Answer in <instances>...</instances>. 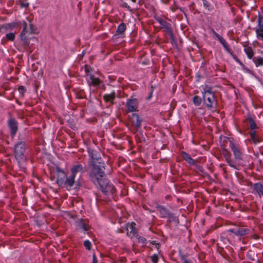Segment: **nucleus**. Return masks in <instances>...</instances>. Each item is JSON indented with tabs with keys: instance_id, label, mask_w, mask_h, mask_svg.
<instances>
[{
	"instance_id": "nucleus-4",
	"label": "nucleus",
	"mask_w": 263,
	"mask_h": 263,
	"mask_svg": "<svg viewBox=\"0 0 263 263\" xmlns=\"http://www.w3.org/2000/svg\"><path fill=\"white\" fill-rule=\"evenodd\" d=\"M26 143L25 141H18L14 147V155L18 163H24L27 161L26 154Z\"/></svg>"
},
{
	"instance_id": "nucleus-13",
	"label": "nucleus",
	"mask_w": 263,
	"mask_h": 263,
	"mask_svg": "<svg viewBox=\"0 0 263 263\" xmlns=\"http://www.w3.org/2000/svg\"><path fill=\"white\" fill-rule=\"evenodd\" d=\"M156 208L157 211L159 212L162 217L172 218L174 217L173 214L165 207L160 204H157Z\"/></svg>"
},
{
	"instance_id": "nucleus-29",
	"label": "nucleus",
	"mask_w": 263,
	"mask_h": 263,
	"mask_svg": "<svg viewBox=\"0 0 263 263\" xmlns=\"http://www.w3.org/2000/svg\"><path fill=\"white\" fill-rule=\"evenodd\" d=\"M96 152L94 151L93 150H92L91 152H89V156L90 157V159L89 161H91L92 160L93 158H94V159L96 161H102L101 158H98L96 156V155H95V153Z\"/></svg>"
},
{
	"instance_id": "nucleus-8",
	"label": "nucleus",
	"mask_w": 263,
	"mask_h": 263,
	"mask_svg": "<svg viewBox=\"0 0 263 263\" xmlns=\"http://www.w3.org/2000/svg\"><path fill=\"white\" fill-rule=\"evenodd\" d=\"M139 101L136 98H131L127 100L125 107L127 112H134L138 110Z\"/></svg>"
},
{
	"instance_id": "nucleus-45",
	"label": "nucleus",
	"mask_w": 263,
	"mask_h": 263,
	"mask_svg": "<svg viewBox=\"0 0 263 263\" xmlns=\"http://www.w3.org/2000/svg\"><path fill=\"white\" fill-rule=\"evenodd\" d=\"M151 243L155 246H156V244H158V242H157L156 241H151Z\"/></svg>"
},
{
	"instance_id": "nucleus-3",
	"label": "nucleus",
	"mask_w": 263,
	"mask_h": 263,
	"mask_svg": "<svg viewBox=\"0 0 263 263\" xmlns=\"http://www.w3.org/2000/svg\"><path fill=\"white\" fill-rule=\"evenodd\" d=\"M212 89L211 87L205 85L202 91L203 105L210 110L216 109L217 106V100Z\"/></svg>"
},
{
	"instance_id": "nucleus-15",
	"label": "nucleus",
	"mask_w": 263,
	"mask_h": 263,
	"mask_svg": "<svg viewBox=\"0 0 263 263\" xmlns=\"http://www.w3.org/2000/svg\"><path fill=\"white\" fill-rule=\"evenodd\" d=\"M23 29L21 33V39L24 42V44L28 46L30 44L29 40L28 37L26 35L27 33H29V30L27 29V24L24 22L23 24Z\"/></svg>"
},
{
	"instance_id": "nucleus-14",
	"label": "nucleus",
	"mask_w": 263,
	"mask_h": 263,
	"mask_svg": "<svg viewBox=\"0 0 263 263\" xmlns=\"http://www.w3.org/2000/svg\"><path fill=\"white\" fill-rule=\"evenodd\" d=\"M86 171V165L81 164H77L73 165L70 168L71 174L75 176H76V175L78 173H84Z\"/></svg>"
},
{
	"instance_id": "nucleus-49",
	"label": "nucleus",
	"mask_w": 263,
	"mask_h": 263,
	"mask_svg": "<svg viewBox=\"0 0 263 263\" xmlns=\"http://www.w3.org/2000/svg\"><path fill=\"white\" fill-rule=\"evenodd\" d=\"M203 2L205 0H202Z\"/></svg>"
},
{
	"instance_id": "nucleus-9",
	"label": "nucleus",
	"mask_w": 263,
	"mask_h": 263,
	"mask_svg": "<svg viewBox=\"0 0 263 263\" xmlns=\"http://www.w3.org/2000/svg\"><path fill=\"white\" fill-rule=\"evenodd\" d=\"M129 121L131 122L132 126L136 130H138L141 127L143 119L138 114L136 113H133L129 117Z\"/></svg>"
},
{
	"instance_id": "nucleus-20",
	"label": "nucleus",
	"mask_w": 263,
	"mask_h": 263,
	"mask_svg": "<svg viewBox=\"0 0 263 263\" xmlns=\"http://www.w3.org/2000/svg\"><path fill=\"white\" fill-rule=\"evenodd\" d=\"M60 176H58L56 182L59 186H62L63 185L64 186V178L66 177V174L63 171H60Z\"/></svg>"
},
{
	"instance_id": "nucleus-50",
	"label": "nucleus",
	"mask_w": 263,
	"mask_h": 263,
	"mask_svg": "<svg viewBox=\"0 0 263 263\" xmlns=\"http://www.w3.org/2000/svg\"><path fill=\"white\" fill-rule=\"evenodd\" d=\"M262 256H263V252H262Z\"/></svg>"
},
{
	"instance_id": "nucleus-19",
	"label": "nucleus",
	"mask_w": 263,
	"mask_h": 263,
	"mask_svg": "<svg viewBox=\"0 0 263 263\" xmlns=\"http://www.w3.org/2000/svg\"><path fill=\"white\" fill-rule=\"evenodd\" d=\"M244 51L247 55V57L249 59H253L254 58V52L251 47L248 46L247 45H243Z\"/></svg>"
},
{
	"instance_id": "nucleus-47",
	"label": "nucleus",
	"mask_w": 263,
	"mask_h": 263,
	"mask_svg": "<svg viewBox=\"0 0 263 263\" xmlns=\"http://www.w3.org/2000/svg\"><path fill=\"white\" fill-rule=\"evenodd\" d=\"M170 196L167 195V196H166L165 197V199H168V198H170Z\"/></svg>"
},
{
	"instance_id": "nucleus-31",
	"label": "nucleus",
	"mask_w": 263,
	"mask_h": 263,
	"mask_svg": "<svg viewBox=\"0 0 263 263\" xmlns=\"http://www.w3.org/2000/svg\"><path fill=\"white\" fill-rule=\"evenodd\" d=\"M80 226L85 231H87L89 229V226H88V224L83 220H81L80 221Z\"/></svg>"
},
{
	"instance_id": "nucleus-6",
	"label": "nucleus",
	"mask_w": 263,
	"mask_h": 263,
	"mask_svg": "<svg viewBox=\"0 0 263 263\" xmlns=\"http://www.w3.org/2000/svg\"><path fill=\"white\" fill-rule=\"evenodd\" d=\"M210 31L212 32L218 39L219 42L223 46L224 48L230 53L234 59L239 63L241 66L244 67L243 64L240 61V60L237 57L235 54L234 53L233 51L230 49L229 45L227 43L226 41L222 37V36L218 34L213 28H210Z\"/></svg>"
},
{
	"instance_id": "nucleus-35",
	"label": "nucleus",
	"mask_w": 263,
	"mask_h": 263,
	"mask_svg": "<svg viewBox=\"0 0 263 263\" xmlns=\"http://www.w3.org/2000/svg\"><path fill=\"white\" fill-rule=\"evenodd\" d=\"M151 261L153 263H158L159 260V257L158 255L154 254L150 257Z\"/></svg>"
},
{
	"instance_id": "nucleus-21",
	"label": "nucleus",
	"mask_w": 263,
	"mask_h": 263,
	"mask_svg": "<svg viewBox=\"0 0 263 263\" xmlns=\"http://www.w3.org/2000/svg\"><path fill=\"white\" fill-rule=\"evenodd\" d=\"M181 156L182 158L188 163L192 165H194L195 164V161L192 159L191 156L185 152H182L181 153Z\"/></svg>"
},
{
	"instance_id": "nucleus-39",
	"label": "nucleus",
	"mask_w": 263,
	"mask_h": 263,
	"mask_svg": "<svg viewBox=\"0 0 263 263\" xmlns=\"http://www.w3.org/2000/svg\"><path fill=\"white\" fill-rule=\"evenodd\" d=\"M34 33V26L33 24H30L29 34Z\"/></svg>"
},
{
	"instance_id": "nucleus-33",
	"label": "nucleus",
	"mask_w": 263,
	"mask_h": 263,
	"mask_svg": "<svg viewBox=\"0 0 263 263\" xmlns=\"http://www.w3.org/2000/svg\"><path fill=\"white\" fill-rule=\"evenodd\" d=\"M6 36L7 39L10 41H13L15 39V34L12 32L6 34Z\"/></svg>"
},
{
	"instance_id": "nucleus-26",
	"label": "nucleus",
	"mask_w": 263,
	"mask_h": 263,
	"mask_svg": "<svg viewBox=\"0 0 263 263\" xmlns=\"http://www.w3.org/2000/svg\"><path fill=\"white\" fill-rule=\"evenodd\" d=\"M253 61L254 62L255 66L256 67L263 66V58L259 57L258 58H254L252 59Z\"/></svg>"
},
{
	"instance_id": "nucleus-10",
	"label": "nucleus",
	"mask_w": 263,
	"mask_h": 263,
	"mask_svg": "<svg viewBox=\"0 0 263 263\" xmlns=\"http://www.w3.org/2000/svg\"><path fill=\"white\" fill-rule=\"evenodd\" d=\"M7 124L10 130L11 136L13 137L18 130V122L15 119L11 117L8 120Z\"/></svg>"
},
{
	"instance_id": "nucleus-2",
	"label": "nucleus",
	"mask_w": 263,
	"mask_h": 263,
	"mask_svg": "<svg viewBox=\"0 0 263 263\" xmlns=\"http://www.w3.org/2000/svg\"><path fill=\"white\" fill-rule=\"evenodd\" d=\"M221 147L222 154L224 157L226 162L232 167L237 169L235 160L232 158L231 152L227 148L229 146L232 150L235 159L236 161H241L243 159V153L239 145L234 142L231 138L224 137L223 140L221 142Z\"/></svg>"
},
{
	"instance_id": "nucleus-44",
	"label": "nucleus",
	"mask_w": 263,
	"mask_h": 263,
	"mask_svg": "<svg viewBox=\"0 0 263 263\" xmlns=\"http://www.w3.org/2000/svg\"><path fill=\"white\" fill-rule=\"evenodd\" d=\"M15 100H16V103H17L19 105H22V103H21V102H20L17 99H15Z\"/></svg>"
},
{
	"instance_id": "nucleus-28",
	"label": "nucleus",
	"mask_w": 263,
	"mask_h": 263,
	"mask_svg": "<svg viewBox=\"0 0 263 263\" xmlns=\"http://www.w3.org/2000/svg\"><path fill=\"white\" fill-rule=\"evenodd\" d=\"M193 102L195 105L199 106L201 104L202 100L200 97L198 96H195L193 98Z\"/></svg>"
},
{
	"instance_id": "nucleus-41",
	"label": "nucleus",
	"mask_w": 263,
	"mask_h": 263,
	"mask_svg": "<svg viewBox=\"0 0 263 263\" xmlns=\"http://www.w3.org/2000/svg\"><path fill=\"white\" fill-rule=\"evenodd\" d=\"M92 263H98L97 258V257H96V255L95 254L93 255V259H92Z\"/></svg>"
},
{
	"instance_id": "nucleus-23",
	"label": "nucleus",
	"mask_w": 263,
	"mask_h": 263,
	"mask_svg": "<svg viewBox=\"0 0 263 263\" xmlns=\"http://www.w3.org/2000/svg\"><path fill=\"white\" fill-rule=\"evenodd\" d=\"M254 189L259 195H263V185L261 183H255Z\"/></svg>"
},
{
	"instance_id": "nucleus-34",
	"label": "nucleus",
	"mask_w": 263,
	"mask_h": 263,
	"mask_svg": "<svg viewBox=\"0 0 263 263\" xmlns=\"http://www.w3.org/2000/svg\"><path fill=\"white\" fill-rule=\"evenodd\" d=\"M136 238L138 239V242L141 243L142 244H145L146 242V239L141 236L138 235V234L136 236Z\"/></svg>"
},
{
	"instance_id": "nucleus-18",
	"label": "nucleus",
	"mask_w": 263,
	"mask_h": 263,
	"mask_svg": "<svg viewBox=\"0 0 263 263\" xmlns=\"http://www.w3.org/2000/svg\"><path fill=\"white\" fill-rule=\"evenodd\" d=\"M103 98L106 103H110L111 105L114 104V101L116 98V93L115 91L112 92L110 94H105L103 96Z\"/></svg>"
},
{
	"instance_id": "nucleus-1",
	"label": "nucleus",
	"mask_w": 263,
	"mask_h": 263,
	"mask_svg": "<svg viewBox=\"0 0 263 263\" xmlns=\"http://www.w3.org/2000/svg\"><path fill=\"white\" fill-rule=\"evenodd\" d=\"M89 177L95 184H98L102 192L106 195L114 194L116 190L106 178L105 165L103 161H96L93 158L88 162Z\"/></svg>"
},
{
	"instance_id": "nucleus-5",
	"label": "nucleus",
	"mask_w": 263,
	"mask_h": 263,
	"mask_svg": "<svg viewBox=\"0 0 263 263\" xmlns=\"http://www.w3.org/2000/svg\"><path fill=\"white\" fill-rule=\"evenodd\" d=\"M210 31L212 32L218 39L219 42L223 46L224 48L230 53L234 59L239 63L241 66L244 67L243 64L240 61V60L237 57L235 54L234 53L233 51L230 49L229 45L227 43L226 41L222 37V36L218 34L213 28H210Z\"/></svg>"
},
{
	"instance_id": "nucleus-17",
	"label": "nucleus",
	"mask_w": 263,
	"mask_h": 263,
	"mask_svg": "<svg viewBox=\"0 0 263 263\" xmlns=\"http://www.w3.org/2000/svg\"><path fill=\"white\" fill-rule=\"evenodd\" d=\"M76 176L71 174V175L67 177L65 180L64 187L67 190H70L75 183Z\"/></svg>"
},
{
	"instance_id": "nucleus-36",
	"label": "nucleus",
	"mask_w": 263,
	"mask_h": 263,
	"mask_svg": "<svg viewBox=\"0 0 263 263\" xmlns=\"http://www.w3.org/2000/svg\"><path fill=\"white\" fill-rule=\"evenodd\" d=\"M84 246H85L86 249L88 250H90L91 249V244L89 240H85L84 242Z\"/></svg>"
},
{
	"instance_id": "nucleus-22",
	"label": "nucleus",
	"mask_w": 263,
	"mask_h": 263,
	"mask_svg": "<svg viewBox=\"0 0 263 263\" xmlns=\"http://www.w3.org/2000/svg\"><path fill=\"white\" fill-rule=\"evenodd\" d=\"M246 122L248 123L249 126L252 130H254L257 128L256 124L252 117H248L246 119Z\"/></svg>"
},
{
	"instance_id": "nucleus-43",
	"label": "nucleus",
	"mask_w": 263,
	"mask_h": 263,
	"mask_svg": "<svg viewBox=\"0 0 263 263\" xmlns=\"http://www.w3.org/2000/svg\"><path fill=\"white\" fill-rule=\"evenodd\" d=\"M160 247V244L159 243H158V244H156V248L157 250H159Z\"/></svg>"
},
{
	"instance_id": "nucleus-30",
	"label": "nucleus",
	"mask_w": 263,
	"mask_h": 263,
	"mask_svg": "<svg viewBox=\"0 0 263 263\" xmlns=\"http://www.w3.org/2000/svg\"><path fill=\"white\" fill-rule=\"evenodd\" d=\"M180 258L182 261V263H193L191 260L187 259V255L181 254H180Z\"/></svg>"
},
{
	"instance_id": "nucleus-12",
	"label": "nucleus",
	"mask_w": 263,
	"mask_h": 263,
	"mask_svg": "<svg viewBox=\"0 0 263 263\" xmlns=\"http://www.w3.org/2000/svg\"><path fill=\"white\" fill-rule=\"evenodd\" d=\"M229 232L236 236H242L248 234L249 232V229L243 227H238L229 230Z\"/></svg>"
},
{
	"instance_id": "nucleus-16",
	"label": "nucleus",
	"mask_w": 263,
	"mask_h": 263,
	"mask_svg": "<svg viewBox=\"0 0 263 263\" xmlns=\"http://www.w3.org/2000/svg\"><path fill=\"white\" fill-rule=\"evenodd\" d=\"M126 231L127 235L129 237L133 238L136 236L137 233V229L136 228V223L132 222L131 223H127L126 224Z\"/></svg>"
},
{
	"instance_id": "nucleus-25",
	"label": "nucleus",
	"mask_w": 263,
	"mask_h": 263,
	"mask_svg": "<svg viewBox=\"0 0 263 263\" xmlns=\"http://www.w3.org/2000/svg\"><path fill=\"white\" fill-rule=\"evenodd\" d=\"M90 79L91 82L89 83V85L97 86L101 83L100 80L98 78H95L93 75L91 74L90 76Z\"/></svg>"
},
{
	"instance_id": "nucleus-46",
	"label": "nucleus",
	"mask_w": 263,
	"mask_h": 263,
	"mask_svg": "<svg viewBox=\"0 0 263 263\" xmlns=\"http://www.w3.org/2000/svg\"><path fill=\"white\" fill-rule=\"evenodd\" d=\"M80 98H84V95L83 92L81 94V95L79 97Z\"/></svg>"
},
{
	"instance_id": "nucleus-37",
	"label": "nucleus",
	"mask_w": 263,
	"mask_h": 263,
	"mask_svg": "<svg viewBox=\"0 0 263 263\" xmlns=\"http://www.w3.org/2000/svg\"><path fill=\"white\" fill-rule=\"evenodd\" d=\"M203 6L207 9L208 10H210V6L211 4L209 2L207 1L206 0H205L203 2Z\"/></svg>"
},
{
	"instance_id": "nucleus-7",
	"label": "nucleus",
	"mask_w": 263,
	"mask_h": 263,
	"mask_svg": "<svg viewBox=\"0 0 263 263\" xmlns=\"http://www.w3.org/2000/svg\"><path fill=\"white\" fill-rule=\"evenodd\" d=\"M155 19L162 26V27L165 29V31L167 32L172 41L174 42L175 36L171 24L168 23L165 20L162 19L160 17H157Z\"/></svg>"
},
{
	"instance_id": "nucleus-27",
	"label": "nucleus",
	"mask_w": 263,
	"mask_h": 263,
	"mask_svg": "<svg viewBox=\"0 0 263 263\" xmlns=\"http://www.w3.org/2000/svg\"><path fill=\"white\" fill-rule=\"evenodd\" d=\"M250 135L254 143L256 144L260 142L259 138L256 136L255 131L251 132Z\"/></svg>"
},
{
	"instance_id": "nucleus-32",
	"label": "nucleus",
	"mask_w": 263,
	"mask_h": 263,
	"mask_svg": "<svg viewBox=\"0 0 263 263\" xmlns=\"http://www.w3.org/2000/svg\"><path fill=\"white\" fill-rule=\"evenodd\" d=\"M18 91L20 94V96L22 98H24L25 93H26L27 89L24 86H20L18 87Z\"/></svg>"
},
{
	"instance_id": "nucleus-40",
	"label": "nucleus",
	"mask_w": 263,
	"mask_h": 263,
	"mask_svg": "<svg viewBox=\"0 0 263 263\" xmlns=\"http://www.w3.org/2000/svg\"><path fill=\"white\" fill-rule=\"evenodd\" d=\"M83 185V183L80 181V180H79L77 183H76V188L77 189H79L81 186H82Z\"/></svg>"
},
{
	"instance_id": "nucleus-48",
	"label": "nucleus",
	"mask_w": 263,
	"mask_h": 263,
	"mask_svg": "<svg viewBox=\"0 0 263 263\" xmlns=\"http://www.w3.org/2000/svg\"><path fill=\"white\" fill-rule=\"evenodd\" d=\"M137 0H132V1L134 3H135L136 2Z\"/></svg>"
},
{
	"instance_id": "nucleus-24",
	"label": "nucleus",
	"mask_w": 263,
	"mask_h": 263,
	"mask_svg": "<svg viewBox=\"0 0 263 263\" xmlns=\"http://www.w3.org/2000/svg\"><path fill=\"white\" fill-rule=\"evenodd\" d=\"M126 29V25L124 23H121L118 27V28L116 31V33L117 34H123Z\"/></svg>"
},
{
	"instance_id": "nucleus-42",
	"label": "nucleus",
	"mask_w": 263,
	"mask_h": 263,
	"mask_svg": "<svg viewBox=\"0 0 263 263\" xmlns=\"http://www.w3.org/2000/svg\"><path fill=\"white\" fill-rule=\"evenodd\" d=\"M29 4L27 3H21V6L22 7H27L28 6Z\"/></svg>"
},
{
	"instance_id": "nucleus-38",
	"label": "nucleus",
	"mask_w": 263,
	"mask_h": 263,
	"mask_svg": "<svg viewBox=\"0 0 263 263\" xmlns=\"http://www.w3.org/2000/svg\"><path fill=\"white\" fill-rule=\"evenodd\" d=\"M85 72L87 73H88L91 71V68L90 66H89L88 65H85Z\"/></svg>"
},
{
	"instance_id": "nucleus-11",
	"label": "nucleus",
	"mask_w": 263,
	"mask_h": 263,
	"mask_svg": "<svg viewBox=\"0 0 263 263\" xmlns=\"http://www.w3.org/2000/svg\"><path fill=\"white\" fill-rule=\"evenodd\" d=\"M258 39L263 41V16L259 15L257 18V27L255 30Z\"/></svg>"
}]
</instances>
